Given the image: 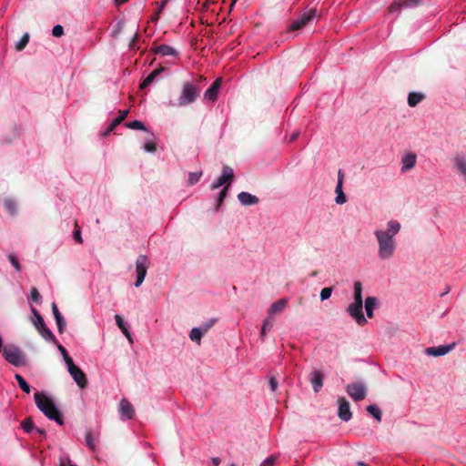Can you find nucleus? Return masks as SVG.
Listing matches in <instances>:
<instances>
[{
	"mask_svg": "<svg viewBox=\"0 0 466 466\" xmlns=\"http://www.w3.org/2000/svg\"><path fill=\"white\" fill-rule=\"evenodd\" d=\"M401 225L397 220L387 222L386 228H380L374 231L378 242V256L380 259L391 258L397 248L396 235L400 232Z\"/></svg>",
	"mask_w": 466,
	"mask_h": 466,
	"instance_id": "obj_1",
	"label": "nucleus"
},
{
	"mask_svg": "<svg viewBox=\"0 0 466 466\" xmlns=\"http://www.w3.org/2000/svg\"><path fill=\"white\" fill-rule=\"evenodd\" d=\"M36 407L49 419L57 424L63 425L64 420L60 410L55 405L52 399L43 392H35L34 395Z\"/></svg>",
	"mask_w": 466,
	"mask_h": 466,
	"instance_id": "obj_2",
	"label": "nucleus"
},
{
	"mask_svg": "<svg viewBox=\"0 0 466 466\" xmlns=\"http://www.w3.org/2000/svg\"><path fill=\"white\" fill-rule=\"evenodd\" d=\"M201 92L198 81H186L182 84L181 94L177 98L178 106H186L196 102Z\"/></svg>",
	"mask_w": 466,
	"mask_h": 466,
	"instance_id": "obj_3",
	"label": "nucleus"
},
{
	"mask_svg": "<svg viewBox=\"0 0 466 466\" xmlns=\"http://www.w3.org/2000/svg\"><path fill=\"white\" fill-rule=\"evenodd\" d=\"M233 179H234L233 169L228 166H224L222 175L217 180L218 185H220V186L225 185V187H223V189L220 191V193L218 195L217 208H218L221 206L225 198L227 197V194L229 189V184L233 181Z\"/></svg>",
	"mask_w": 466,
	"mask_h": 466,
	"instance_id": "obj_4",
	"label": "nucleus"
},
{
	"mask_svg": "<svg viewBox=\"0 0 466 466\" xmlns=\"http://www.w3.org/2000/svg\"><path fill=\"white\" fill-rule=\"evenodd\" d=\"M35 316L34 325L42 337L48 341L56 342V337L53 332L46 327L45 320L41 314L35 308L31 309Z\"/></svg>",
	"mask_w": 466,
	"mask_h": 466,
	"instance_id": "obj_5",
	"label": "nucleus"
},
{
	"mask_svg": "<svg viewBox=\"0 0 466 466\" xmlns=\"http://www.w3.org/2000/svg\"><path fill=\"white\" fill-rule=\"evenodd\" d=\"M5 359L14 366L19 367L24 365V354L19 348L14 345H8L3 350Z\"/></svg>",
	"mask_w": 466,
	"mask_h": 466,
	"instance_id": "obj_6",
	"label": "nucleus"
},
{
	"mask_svg": "<svg viewBox=\"0 0 466 466\" xmlns=\"http://www.w3.org/2000/svg\"><path fill=\"white\" fill-rule=\"evenodd\" d=\"M149 259L145 255H139L136 260V272H137V280L135 282V286L139 287L147 275V268L149 267Z\"/></svg>",
	"mask_w": 466,
	"mask_h": 466,
	"instance_id": "obj_7",
	"label": "nucleus"
},
{
	"mask_svg": "<svg viewBox=\"0 0 466 466\" xmlns=\"http://www.w3.org/2000/svg\"><path fill=\"white\" fill-rule=\"evenodd\" d=\"M346 391L355 401H360L367 396V387L362 382L348 384Z\"/></svg>",
	"mask_w": 466,
	"mask_h": 466,
	"instance_id": "obj_8",
	"label": "nucleus"
},
{
	"mask_svg": "<svg viewBox=\"0 0 466 466\" xmlns=\"http://www.w3.org/2000/svg\"><path fill=\"white\" fill-rule=\"evenodd\" d=\"M347 312L360 326H364L367 323V319L363 314V303L353 302L347 308Z\"/></svg>",
	"mask_w": 466,
	"mask_h": 466,
	"instance_id": "obj_9",
	"label": "nucleus"
},
{
	"mask_svg": "<svg viewBox=\"0 0 466 466\" xmlns=\"http://www.w3.org/2000/svg\"><path fill=\"white\" fill-rule=\"evenodd\" d=\"M317 15L316 9L302 14L297 20H295L289 27V31H297L303 28L306 25L311 22Z\"/></svg>",
	"mask_w": 466,
	"mask_h": 466,
	"instance_id": "obj_10",
	"label": "nucleus"
},
{
	"mask_svg": "<svg viewBox=\"0 0 466 466\" xmlns=\"http://www.w3.org/2000/svg\"><path fill=\"white\" fill-rule=\"evenodd\" d=\"M420 4V0H396L389 6V12H398L403 8L416 7Z\"/></svg>",
	"mask_w": 466,
	"mask_h": 466,
	"instance_id": "obj_11",
	"label": "nucleus"
},
{
	"mask_svg": "<svg viewBox=\"0 0 466 466\" xmlns=\"http://www.w3.org/2000/svg\"><path fill=\"white\" fill-rule=\"evenodd\" d=\"M339 402V412L338 416L344 421H349L351 417L352 413L350 409V403L348 400H346L345 398L341 397L338 400Z\"/></svg>",
	"mask_w": 466,
	"mask_h": 466,
	"instance_id": "obj_12",
	"label": "nucleus"
},
{
	"mask_svg": "<svg viewBox=\"0 0 466 466\" xmlns=\"http://www.w3.org/2000/svg\"><path fill=\"white\" fill-rule=\"evenodd\" d=\"M77 386L81 389H84L87 386V379L83 370L76 366L75 368L68 370Z\"/></svg>",
	"mask_w": 466,
	"mask_h": 466,
	"instance_id": "obj_13",
	"label": "nucleus"
},
{
	"mask_svg": "<svg viewBox=\"0 0 466 466\" xmlns=\"http://www.w3.org/2000/svg\"><path fill=\"white\" fill-rule=\"evenodd\" d=\"M453 165L455 170L462 176L464 181L466 182V155L464 154H457L453 157Z\"/></svg>",
	"mask_w": 466,
	"mask_h": 466,
	"instance_id": "obj_14",
	"label": "nucleus"
},
{
	"mask_svg": "<svg viewBox=\"0 0 466 466\" xmlns=\"http://www.w3.org/2000/svg\"><path fill=\"white\" fill-rule=\"evenodd\" d=\"M454 348V344L451 345H441L438 347H429L426 348L425 353L428 356H434V357H440L446 355L449 353L452 349Z\"/></svg>",
	"mask_w": 466,
	"mask_h": 466,
	"instance_id": "obj_15",
	"label": "nucleus"
},
{
	"mask_svg": "<svg viewBox=\"0 0 466 466\" xmlns=\"http://www.w3.org/2000/svg\"><path fill=\"white\" fill-rule=\"evenodd\" d=\"M119 411L121 417L126 420H130L135 414L134 406L127 400L122 399L119 402Z\"/></svg>",
	"mask_w": 466,
	"mask_h": 466,
	"instance_id": "obj_16",
	"label": "nucleus"
},
{
	"mask_svg": "<svg viewBox=\"0 0 466 466\" xmlns=\"http://www.w3.org/2000/svg\"><path fill=\"white\" fill-rule=\"evenodd\" d=\"M417 162V156L415 153L410 152L405 154L401 158V172L405 173L410 169H412Z\"/></svg>",
	"mask_w": 466,
	"mask_h": 466,
	"instance_id": "obj_17",
	"label": "nucleus"
},
{
	"mask_svg": "<svg viewBox=\"0 0 466 466\" xmlns=\"http://www.w3.org/2000/svg\"><path fill=\"white\" fill-rule=\"evenodd\" d=\"M222 84L221 78H217L213 84L208 88L204 94V98L210 101H215L218 97V89Z\"/></svg>",
	"mask_w": 466,
	"mask_h": 466,
	"instance_id": "obj_18",
	"label": "nucleus"
},
{
	"mask_svg": "<svg viewBox=\"0 0 466 466\" xmlns=\"http://www.w3.org/2000/svg\"><path fill=\"white\" fill-rule=\"evenodd\" d=\"M324 375L319 370H314L309 375V380L315 392H319L323 386Z\"/></svg>",
	"mask_w": 466,
	"mask_h": 466,
	"instance_id": "obj_19",
	"label": "nucleus"
},
{
	"mask_svg": "<svg viewBox=\"0 0 466 466\" xmlns=\"http://www.w3.org/2000/svg\"><path fill=\"white\" fill-rule=\"evenodd\" d=\"M238 199L243 206H253L257 205L259 202V199L258 197L251 195L248 192H240L238 195Z\"/></svg>",
	"mask_w": 466,
	"mask_h": 466,
	"instance_id": "obj_20",
	"label": "nucleus"
},
{
	"mask_svg": "<svg viewBox=\"0 0 466 466\" xmlns=\"http://www.w3.org/2000/svg\"><path fill=\"white\" fill-rule=\"evenodd\" d=\"M288 299H280L276 302L272 303L271 306L268 309V317L272 315L281 313L287 307Z\"/></svg>",
	"mask_w": 466,
	"mask_h": 466,
	"instance_id": "obj_21",
	"label": "nucleus"
},
{
	"mask_svg": "<svg viewBox=\"0 0 466 466\" xmlns=\"http://www.w3.org/2000/svg\"><path fill=\"white\" fill-rule=\"evenodd\" d=\"M52 312L57 325L58 332L62 334L65 331L66 323L56 303H52Z\"/></svg>",
	"mask_w": 466,
	"mask_h": 466,
	"instance_id": "obj_22",
	"label": "nucleus"
},
{
	"mask_svg": "<svg viewBox=\"0 0 466 466\" xmlns=\"http://www.w3.org/2000/svg\"><path fill=\"white\" fill-rule=\"evenodd\" d=\"M155 54L160 55L162 56H177V51L170 46L167 45H160L153 49Z\"/></svg>",
	"mask_w": 466,
	"mask_h": 466,
	"instance_id": "obj_23",
	"label": "nucleus"
},
{
	"mask_svg": "<svg viewBox=\"0 0 466 466\" xmlns=\"http://www.w3.org/2000/svg\"><path fill=\"white\" fill-rule=\"evenodd\" d=\"M378 306V299L376 297H367L365 299V310L368 318H373V311Z\"/></svg>",
	"mask_w": 466,
	"mask_h": 466,
	"instance_id": "obj_24",
	"label": "nucleus"
},
{
	"mask_svg": "<svg viewBox=\"0 0 466 466\" xmlns=\"http://www.w3.org/2000/svg\"><path fill=\"white\" fill-rule=\"evenodd\" d=\"M163 70V67H158L153 70L140 84V88L144 89L148 86Z\"/></svg>",
	"mask_w": 466,
	"mask_h": 466,
	"instance_id": "obj_25",
	"label": "nucleus"
},
{
	"mask_svg": "<svg viewBox=\"0 0 466 466\" xmlns=\"http://www.w3.org/2000/svg\"><path fill=\"white\" fill-rule=\"evenodd\" d=\"M425 98V95L422 93L410 92L408 96V105L410 107L416 106Z\"/></svg>",
	"mask_w": 466,
	"mask_h": 466,
	"instance_id": "obj_26",
	"label": "nucleus"
},
{
	"mask_svg": "<svg viewBox=\"0 0 466 466\" xmlns=\"http://www.w3.org/2000/svg\"><path fill=\"white\" fill-rule=\"evenodd\" d=\"M115 319H116V325L117 327L121 329V331L123 332V334L126 336V338L129 340V342H133V339H132V337H131V334L130 332L128 331L122 317L120 315H116L115 316Z\"/></svg>",
	"mask_w": 466,
	"mask_h": 466,
	"instance_id": "obj_27",
	"label": "nucleus"
},
{
	"mask_svg": "<svg viewBox=\"0 0 466 466\" xmlns=\"http://www.w3.org/2000/svg\"><path fill=\"white\" fill-rule=\"evenodd\" d=\"M274 325V319L272 317H268L262 324L261 331H260V338L262 340H264L267 332L273 327Z\"/></svg>",
	"mask_w": 466,
	"mask_h": 466,
	"instance_id": "obj_28",
	"label": "nucleus"
},
{
	"mask_svg": "<svg viewBox=\"0 0 466 466\" xmlns=\"http://www.w3.org/2000/svg\"><path fill=\"white\" fill-rule=\"evenodd\" d=\"M367 411L372 416L375 418V420L378 421V422H380L381 421V418H382V413H381V410L379 409V407H377L376 405L374 404H371V405H369L367 408H366Z\"/></svg>",
	"mask_w": 466,
	"mask_h": 466,
	"instance_id": "obj_29",
	"label": "nucleus"
},
{
	"mask_svg": "<svg viewBox=\"0 0 466 466\" xmlns=\"http://www.w3.org/2000/svg\"><path fill=\"white\" fill-rule=\"evenodd\" d=\"M354 302L363 303L362 300V284L360 281L354 283Z\"/></svg>",
	"mask_w": 466,
	"mask_h": 466,
	"instance_id": "obj_30",
	"label": "nucleus"
},
{
	"mask_svg": "<svg viewBox=\"0 0 466 466\" xmlns=\"http://www.w3.org/2000/svg\"><path fill=\"white\" fill-rule=\"evenodd\" d=\"M203 336H204V334L201 332V330L198 328H193L189 333L190 339L192 341L196 342L198 345H200L201 338Z\"/></svg>",
	"mask_w": 466,
	"mask_h": 466,
	"instance_id": "obj_31",
	"label": "nucleus"
},
{
	"mask_svg": "<svg viewBox=\"0 0 466 466\" xmlns=\"http://www.w3.org/2000/svg\"><path fill=\"white\" fill-rule=\"evenodd\" d=\"M86 444L91 450H96V438L93 435L91 431H87L85 435Z\"/></svg>",
	"mask_w": 466,
	"mask_h": 466,
	"instance_id": "obj_32",
	"label": "nucleus"
},
{
	"mask_svg": "<svg viewBox=\"0 0 466 466\" xmlns=\"http://www.w3.org/2000/svg\"><path fill=\"white\" fill-rule=\"evenodd\" d=\"M15 378L19 387L21 388V390L24 392L29 393L31 391V388H30L29 384L25 381V380L20 374H15Z\"/></svg>",
	"mask_w": 466,
	"mask_h": 466,
	"instance_id": "obj_33",
	"label": "nucleus"
},
{
	"mask_svg": "<svg viewBox=\"0 0 466 466\" xmlns=\"http://www.w3.org/2000/svg\"><path fill=\"white\" fill-rule=\"evenodd\" d=\"M4 206H5V210L10 215H15L16 213V203L13 199H11V198L5 199Z\"/></svg>",
	"mask_w": 466,
	"mask_h": 466,
	"instance_id": "obj_34",
	"label": "nucleus"
},
{
	"mask_svg": "<svg viewBox=\"0 0 466 466\" xmlns=\"http://www.w3.org/2000/svg\"><path fill=\"white\" fill-rule=\"evenodd\" d=\"M21 426L23 428V430L25 431V432H31L32 431H35V424H34V421L32 420L31 417H28L26 419H25L22 422H21Z\"/></svg>",
	"mask_w": 466,
	"mask_h": 466,
	"instance_id": "obj_35",
	"label": "nucleus"
},
{
	"mask_svg": "<svg viewBox=\"0 0 466 466\" xmlns=\"http://www.w3.org/2000/svg\"><path fill=\"white\" fill-rule=\"evenodd\" d=\"M125 126L130 129H138V130H144V131L147 130L145 125L139 120H134L132 122H127L125 124Z\"/></svg>",
	"mask_w": 466,
	"mask_h": 466,
	"instance_id": "obj_36",
	"label": "nucleus"
},
{
	"mask_svg": "<svg viewBox=\"0 0 466 466\" xmlns=\"http://www.w3.org/2000/svg\"><path fill=\"white\" fill-rule=\"evenodd\" d=\"M29 42V35L27 33L24 34L21 39L15 44V49L17 51H22Z\"/></svg>",
	"mask_w": 466,
	"mask_h": 466,
	"instance_id": "obj_37",
	"label": "nucleus"
},
{
	"mask_svg": "<svg viewBox=\"0 0 466 466\" xmlns=\"http://www.w3.org/2000/svg\"><path fill=\"white\" fill-rule=\"evenodd\" d=\"M202 176V171L190 172L188 175V185H194L198 183Z\"/></svg>",
	"mask_w": 466,
	"mask_h": 466,
	"instance_id": "obj_38",
	"label": "nucleus"
},
{
	"mask_svg": "<svg viewBox=\"0 0 466 466\" xmlns=\"http://www.w3.org/2000/svg\"><path fill=\"white\" fill-rule=\"evenodd\" d=\"M216 319H212L208 322L203 323L201 326L198 327L201 332L205 335L215 324Z\"/></svg>",
	"mask_w": 466,
	"mask_h": 466,
	"instance_id": "obj_39",
	"label": "nucleus"
},
{
	"mask_svg": "<svg viewBox=\"0 0 466 466\" xmlns=\"http://www.w3.org/2000/svg\"><path fill=\"white\" fill-rule=\"evenodd\" d=\"M30 298H31V300L35 302V303H40L41 302V295L38 292L36 288H32L31 289Z\"/></svg>",
	"mask_w": 466,
	"mask_h": 466,
	"instance_id": "obj_40",
	"label": "nucleus"
},
{
	"mask_svg": "<svg viewBox=\"0 0 466 466\" xmlns=\"http://www.w3.org/2000/svg\"><path fill=\"white\" fill-rule=\"evenodd\" d=\"M333 289L331 287L323 288L320 291V299L326 300L331 296Z\"/></svg>",
	"mask_w": 466,
	"mask_h": 466,
	"instance_id": "obj_41",
	"label": "nucleus"
},
{
	"mask_svg": "<svg viewBox=\"0 0 466 466\" xmlns=\"http://www.w3.org/2000/svg\"><path fill=\"white\" fill-rule=\"evenodd\" d=\"M52 35L56 37H60L64 35V27L61 25H56L52 29Z\"/></svg>",
	"mask_w": 466,
	"mask_h": 466,
	"instance_id": "obj_42",
	"label": "nucleus"
},
{
	"mask_svg": "<svg viewBox=\"0 0 466 466\" xmlns=\"http://www.w3.org/2000/svg\"><path fill=\"white\" fill-rule=\"evenodd\" d=\"M121 123V121L116 117L112 122L111 124L109 125V127H107V129L105 131L104 133V136H106L107 134H109L111 131H113L119 124Z\"/></svg>",
	"mask_w": 466,
	"mask_h": 466,
	"instance_id": "obj_43",
	"label": "nucleus"
},
{
	"mask_svg": "<svg viewBox=\"0 0 466 466\" xmlns=\"http://www.w3.org/2000/svg\"><path fill=\"white\" fill-rule=\"evenodd\" d=\"M8 259L17 271L21 270V266L14 254L8 255Z\"/></svg>",
	"mask_w": 466,
	"mask_h": 466,
	"instance_id": "obj_44",
	"label": "nucleus"
},
{
	"mask_svg": "<svg viewBox=\"0 0 466 466\" xmlns=\"http://www.w3.org/2000/svg\"><path fill=\"white\" fill-rule=\"evenodd\" d=\"M277 461V457L276 456H269L268 458H267L262 463L260 466H274L275 462Z\"/></svg>",
	"mask_w": 466,
	"mask_h": 466,
	"instance_id": "obj_45",
	"label": "nucleus"
},
{
	"mask_svg": "<svg viewBox=\"0 0 466 466\" xmlns=\"http://www.w3.org/2000/svg\"><path fill=\"white\" fill-rule=\"evenodd\" d=\"M144 149L147 152L153 153L157 150L156 143L150 141L147 142L144 146Z\"/></svg>",
	"mask_w": 466,
	"mask_h": 466,
	"instance_id": "obj_46",
	"label": "nucleus"
},
{
	"mask_svg": "<svg viewBox=\"0 0 466 466\" xmlns=\"http://www.w3.org/2000/svg\"><path fill=\"white\" fill-rule=\"evenodd\" d=\"M335 201L337 204H339V205L344 204L347 201L346 195L344 193L338 194L335 198Z\"/></svg>",
	"mask_w": 466,
	"mask_h": 466,
	"instance_id": "obj_47",
	"label": "nucleus"
},
{
	"mask_svg": "<svg viewBox=\"0 0 466 466\" xmlns=\"http://www.w3.org/2000/svg\"><path fill=\"white\" fill-rule=\"evenodd\" d=\"M66 364L67 365L68 370L75 368L76 365H75L72 358L70 356H66V359L64 360Z\"/></svg>",
	"mask_w": 466,
	"mask_h": 466,
	"instance_id": "obj_48",
	"label": "nucleus"
},
{
	"mask_svg": "<svg viewBox=\"0 0 466 466\" xmlns=\"http://www.w3.org/2000/svg\"><path fill=\"white\" fill-rule=\"evenodd\" d=\"M269 387L272 391H275L278 388V380L275 377L269 379Z\"/></svg>",
	"mask_w": 466,
	"mask_h": 466,
	"instance_id": "obj_49",
	"label": "nucleus"
},
{
	"mask_svg": "<svg viewBox=\"0 0 466 466\" xmlns=\"http://www.w3.org/2000/svg\"><path fill=\"white\" fill-rule=\"evenodd\" d=\"M74 238L76 239V242L78 243H82L83 242V239H82V237H81V232L79 229H76L75 232H74Z\"/></svg>",
	"mask_w": 466,
	"mask_h": 466,
	"instance_id": "obj_50",
	"label": "nucleus"
},
{
	"mask_svg": "<svg viewBox=\"0 0 466 466\" xmlns=\"http://www.w3.org/2000/svg\"><path fill=\"white\" fill-rule=\"evenodd\" d=\"M342 186H343V183H341L340 181L337 182V186H336V189H335V192L337 195L343 193Z\"/></svg>",
	"mask_w": 466,
	"mask_h": 466,
	"instance_id": "obj_51",
	"label": "nucleus"
},
{
	"mask_svg": "<svg viewBox=\"0 0 466 466\" xmlns=\"http://www.w3.org/2000/svg\"><path fill=\"white\" fill-rule=\"evenodd\" d=\"M57 348L60 350L64 360L66 359V356H69L66 350L61 344H58Z\"/></svg>",
	"mask_w": 466,
	"mask_h": 466,
	"instance_id": "obj_52",
	"label": "nucleus"
},
{
	"mask_svg": "<svg viewBox=\"0 0 466 466\" xmlns=\"http://www.w3.org/2000/svg\"><path fill=\"white\" fill-rule=\"evenodd\" d=\"M127 110L119 111V116H117V118L122 122L127 117Z\"/></svg>",
	"mask_w": 466,
	"mask_h": 466,
	"instance_id": "obj_53",
	"label": "nucleus"
},
{
	"mask_svg": "<svg viewBox=\"0 0 466 466\" xmlns=\"http://www.w3.org/2000/svg\"><path fill=\"white\" fill-rule=\"evenodd\" d=\"M35 431L39 434L41 438H46V432L44 429L35 428Z\"/></svg>",
	"mask_w": 466,
	"mask_h": 466,
	"instance_id": "obj_54",
	"label": "nucleus"
},
{
	"mask_svg": "<svg viewBox=\"0 0 466 466\" xmlns=\"http://www.w3.org/2000/svg\"><path fill=\"white\" fill-rule=\"evenodd\" d=\"M167 1H168V0H162L161 5H160V6H159V9H158V12H157V13H159V12H161V11H162V9H163V8L165 7V5H167ZM157 15H158V14H157V15H156V18H155V19H157Z\"/></svg>",
	"mask_w": 466,
	"mask_h": 466,
	"instance_id": "obj_55",
	"label": "nucleus"
},
{
	"mask_svg": "<svg viewBox=\"0 0 466 466\" xmlns=\"http://www.w3.org/2000/svg\"><path fill=\"white\" fill-rule=\"evenodd\" d=\"M343 179H344V174L343 172L339 169V172H338V181H340L341 183H343Z\"/></svg>",
	"mask_w": 466,
	"mask_h": 466,
	"instance_id": "obj_56",
	"label": "nucleus"
},
{
	"mask_svg": "<svg viewBox=\"0 0 466 466\" xmlns=\"http://www.w3.org/2000/svg\"><path fill=\"white\" fill-rule=\"evenodd\" d=\"M213 466H218L220 463V459L218 457L212 458Z\"/></svg>",
	"mask_w": 466,
	"mask_h": 466,
	"instance_id": "obj_57",
	"label": "nucleus"
},
{
	"mask_svg": "<svg viewBox=\"0 0 466 466\" xmlns=\"http://www.w3.org/2000/svg\"><path fill=\"white\" fill-rule=\"evenodd\" d=\"M137 38H138V35H134V37L132 38V40H131L130 44H129V46H130L131 47H133V46H135V43H136V41L137 40Z\"/></svg>",
	"mask_w": 466,
	"mask_h": 466,
	"instance_id": "obj_58",
	"label": "nucleus"
},
{
	"mask_svg": "<svg viewBox=\"0 0 466 466\" xmlns=\"http://www.w3.org/2000/svg\"><path fill=\"white\" fill-rule=\"evenodd\" d=\"M221 186L218 184V181L214 182L212 185H211V189H217L218 187H220Z\"/></svg>",
	"mask_w": 466,
	"mask_h": 466,
	"instance_id": "obj_59",
	"label": "nucleus"
},
{
	"mask_svg": "<svg viewBox=\"0 0 466 466\" xmlns=\"http://www.w3.org/2000/svg\"><path fill=\"white\" fill-rule=\"evenodd\" d=\"M299 134L298 133H294L291 137H290V141H294L297 137H298Z\"/></svg>",
	"mask_w": 466,
	"mask_h": 466,
	"instance_id": "obj_60",
	"label": "nucleus"
},
{
	"mask_svg": "<svg viewBox=\"0 0 466 466\" xmlns=\"http://www.w3.org/2000/svg\"><path fill=\"white\" fill-rule=\"evenodd\" d=\"M238 2V0H232L230 4V10L233 8L234 5Z\"/></svg>",
	"mask_w": 466,
	"mask_h": 466,
	"instance_id": "obj_61",
	"label": "nucleus"
},
{
	"mask_svg": "<svg viewBox=\"0 0 466 466\" xmlns=\"http://www.w3.org/2000/svg\"><path fill=\"white\" fill-rule=\"evenodd\" d=\"M317 274H318V272H317V271H313V272L311 273V276H312V277H316V276H317Z\"/></svg>",
	"mask_w": 466,
	"mask_h": 466,
	"instance_id": "obj_62",
	"label": "nucleus"
},
{
	"mask_svg": "<svg viewBox=\"0 0 466 466\" xmlns=\"http://www.w3.org/2000/svg\"><path fill=\"white\" fill-rule=\"evenodd\" d=\"M358 465H359V466H367V465H366L365 463H363V462H358Z\"/></svg>",
	"mask_w": 466,
	"mask_h": 466,
	"instance_id": "obj_63",
	"label": "nucleus"
},
{
	"mask_svg": "<svg viewBox=\"0 0 466 466\" xmlns=\"http://www.w3.org/2000/svg\"><path fill=\"white\" fill-rule=\"evenodd\" d=\"M59 466H66L65 462L61 461Z\"/></svg>",
	"mask_w": 466,
	"mask_h": 466,
	"instance_id": "obj_64",
	"label": "nucleus"
}]
</instances>
